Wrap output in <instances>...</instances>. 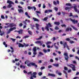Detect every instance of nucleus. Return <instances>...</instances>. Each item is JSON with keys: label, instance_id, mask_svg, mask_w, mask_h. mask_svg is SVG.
I'll use <instances>...</instances> for the list:
<instances>
[{"label": "nucleus", "instance_id": "nucleus-43", "mask_svg": "<svg viewBox=\"0 0 79 79\" xmlns=\"http://www.w3.org/2000/svg\"><path fill=\"white\" fill-rule=\"evenodd\" d=\"M38 75L39 76H42V72H40L38 73Z\"/></svg>", "mask_w": 79, "mask_h": 79}, {"label": "nucleus", "instance_id": "nucleus-38", "mask_svg": "<svg viewBox=\"0 0 79 79\" xmlns=\"http://www.w3.org/2000/svg\"><path fill=\"white\" fill-rule=\"evenodd\" d=\"M28 33L30 34V35H31L32 34V31H28Z\"/></svg>", "mask_w": 79, "mask_h": 79}, {"label": "nucleus", "instance_id": "nucleus-24", "mask_svg": "<svg viewBox=\"0 0 79 79\" xmlns=\"http://www.w3.org/2000/svg\"><path fill=\"white\" fill-rule=\"evenodd\" d=\"M10 48L11 50H11V53H13L14 52V49H13V48L12 47H10Z\"/></svg>", "mask_w": 79, "mask_h": 79}, {"label": "nucleus", "instance_id": "nucleus-12", "mask_svg": "<svg viewBox=\"0 0 79 79\" xmlns=\"http://www.w3.org/2000/svg\"><path fill=\"white\" fill-rule=\"evenodd\" d=\"M48 76H52V77H55L56 76L54 74H53L52 73H48Z\"/></svg>", "mask_w": 79, "mask_h": 79}, {"label": "nucleus", "instance_id": "nucleus-4", "mask_svg": "<svg viewBox=\"0 0 79 79\" xmlns=\"http://www.w3.org/2000/svg\"><path fill=\"white\" fill-rule=\"evenodd\" d=\"M64 56H65L64 57L65 60L67 62H68V60H69V56H68V53H64Z\"/></svg>", "mask_w": 79, "mask_h": 79}, {"label": "nucleus", "instance_id": "nucleus-62", "mask_svg": "<svg viewBox=\"0 0 79 79\" xmlns=\"http://www.w3.org/2000/svg\"><path fill=\"white\" fill-rule=\"evenodd\" d=\"M33 8L34 9V11H35V10H36V8L35 7V6H33Z\"/></svg>", "mask_w": 79, "mask_h": 79}, {"label": "nucleus", "instance_id": "nucleus-16", "mask_svg": "<svg viewBox=\"0 0 79 79\" xmlns=\"http://www.w3.org/2000/svg\"><path fill=\"white\" fill-rule=\"evenodd\" d=\"M24 47V45L20 43H19V48H20V47Z\"/></svg>", "mask_w": 79, "mask_h": 79}, {"label": "nucleus", "instance_id": "nucleus-26", "mask_svg": "<svg viewBox=\"0 0 79 79\" xmlns=\"http://www.w3.org/2000/svg\"><path fill=\"white\" fill-rule=\"evenodd\" d=\"M71 8L69 7H66L64 8V10H69L71 9Z\"/></svg>", "mask_w": 79, "mask_h": 79}, {"label": "nucleus", "instance_id": "nucleus-18", "mask_svg": "<svg viewBox=\"0 0 79 79\" xmlns=\"http://www.w3.org/2000/svg\"><path fill=\"white\" fill-rule=\"evenodd\" d=\"M63 73H64V74H65V77L66 78H68V74H67L66 72L64 70H63Z\"/></svg>", "mask_w": 79, "mask_h": 79}, {"label": "nucleus", "instance_id": "nucleus-60", "mask_svg": "<svg viewBox=\"0 0 79 79\" xmlns=\"http://www.w3.org/2000/svg\"><path fill=\"white\" fill-rule=\"evenodd\" d=\"M24 54H25V55H27V51H25L24 52Z\"/></svg>", "mask_w": 79, "mask_h": 79}, {"label": "nucleus", "instance_id": "nucleus-28", "mask_svg": "<svg viewBox=\"0 0 79 79\" xmlns=\"http://www.w3.org/2000/svg\"><path fill=\"white\" fill-rule=\"evenodd\" d=\"M53 65L56 67H58L59 66V64H54Z\"/></svg>", "mask_w": 79, "mask_h": 79}, {"label": "nucleus", "instance_id": "nucleus-29", "mask_svg": "<svg viewBox=\"0 0 79 79\" xmlns=\"http://www.w3.org/2000/svg\"><path fill=\"white\" fill-rule=\"evenodd\" d=\"M33 19H34V21H39V19L35 18H33Z\"/></svg>", "mask_w": 79, "mask_h": 79}, {"label": "nucleus", "instance_id": "nucleus-44", "mask_svg": "<svg viewBox=\"0 0 79 79\" xmlns=\"http://www.w3.org/2000/svg\"><path fill=\"white\" fill-rule=\"evenodd\" d=\"M43 52H44V53H46L47 52V50L45 49H44Z\"/></svg>", "mask_w": 79, "mask_h": 79}, {"label": "nucleus", "instance_id": "nucleus-15", "mask_svg": "<svg viewBox=\"0 0 79 79\" xmlns=\"http://www.w3.org/2000/svg\"><path fill=\"white\" fill-rule=\"evenodd\" d=\"M35 44H40V45H42V44H41V42L40 41H35Z\"/></svg>", "mask_w": 79, "mask_h": 79}, {"label": "nucleus", "instance_id": "nucleus-8", "mask_svg": "<svg viewBox=\"0 0 79 79\" xmlns=\"http://www.w3.org/2000/svg\"><path fill=\"white\" fill-rule=\"evenodd\" d=\"M74 9L75 12H77V13H79V11L77 10V6H74Z\"/></svg>", "mask_w": 79, "mask_h": 79}, {"label": "nucleus", "instance_id": "nucleus-30", "mask_svg": "<svg viewBox=\"0 0 79 79\" xmlns=\"http://www.w3.org/2000/svg\"><path fill=\"white\" fill-rule=\"evenodd\" d=\"M23 45L24 46V47H28V46H29V44H25V43H23Z\"/></svg>", "mask_w": 79, "mask_h": 79}, {"label": "nucleus", "instance_id": "nucleus-41", "mask_svg": "<svg viewBox=\"0 0 79 79\" xmlns=\"http://www.w3.org/2000/svg\"><path fill=\"white\" fill-rule=\"evenodd\" d=\"M64 70H65V71H68V69L66 67H64Z\"/></svg>", "mask_w": 79, "mask_h": 79}, {"label": "nucleus", "instance_id": "nucleus-13", "mask_svg": "<svg viewBox=\"0 0 79 79\" xmlns=\"http://www.w3.org/2000/svg\"><path fill=\"white\" fill-rule=\"evenodd\" d=\"M18 11L19 13H23L24 12V11H23V10L21 9L18 10Z\"/></svg>", "mask_w": 79, "mask_h": 79}, {"label": "nucleus", "instance_id": "nucleus-54", "mask_svg": "<svg viewBox=\"0 0 79 79\" xmlns=\"http://www.w3.org/2000/svg\"><path fill=\"white\" fill-rule=\"evenodd\" d=\"M58 10V9L56 7H55V10L56 11H57Z\"/></svg>", "mask_w": 79, "mask_h": 79}, {"label": "nucleus", "instance_id": "nucleus-59", "mask_svg": "<svg viewBox=\"0 0 79 79\" xmlns=\"http://www.w3.org/2000/svg\"><path fill=\"white\" fill-rule=\"evenodd\" d=\"M48 10H46L44 11V13L45 14L47 13H48Z\"/></svg>", "mask_w": 79, "mask_h": 79}, {"label": "nucleus", "instance_id": "nucleus-42", "mask_svg": "<svg viewBox=\"0 0 79 79\" xmlns=\"http://www.w3.org/2000/svg\"><path fill=\"white\" fill-rule=\"evenodd\" d=\"M3 29V27L2 26H0V33H1L2 31H1V29Z\"/></svg>", "mask_w": 79, "mask_h": 79}, {"label": "nucleus", "instance_id": "nucleus-2", "mask_svg": "<svg viewBox=\"0 0 79 79\" xmlns=\"http://www.w3.org/2000/svg\"><path fill=\"white\" fill-rule=\"evenodd\" d=\"M49 27H52V25L50 23H48V24L46 25V26L44 27V29L47 30V31H49Z\"/></svg>", "mask_w": 79, "mask_h": 79}, {"label": "nucleus", "instance_id": "nucleus-46", "mask_svg": "<svg viewBox=\"0 0 79 79\" xmlns=\"http://www.w3.org/2000/svg\"><path fill=\"white\" fill-rule=\"evenodd\" d=\"M73 18H78V16L77 15H74L73 16Z\"/></svg>", "mask_w": 79, "mask_h": 79}, {"label": "nucleus", "instance_id": "nucleus-7", "mask_svg": "<svg viewBox=\"0 0 79 79\" xmlns=\"http://www.w3.org/2000/svg\"><path fill=\"white\" fill-rule=\"evenodd\" d=\"M69 19L71 21H72L74 24H76L78 23V21L77 20H76L75 19H72L71 18H70Z\"/></svg>", "mask_w": 79, "mask_h": 79}, {"label": "nucleus", "instance_id": "nucleus-53", "mask_svg": "<svg viewBox=\"0 0 79 79\" xmlns=\"http://www.w3.org/2000/svg\"><path fill=\"white\" fill-rule=\"evenodd\" d=\"M45 7H46V6H45V4L44 3L43 5V8H45Z\"/></svg>", "mask_w": 79, "mask_h": 79}, {"label": "nucleus", "instance_id": "nucleus-45", "mask_svg": "<svg viewBox=\"0 0 79 79\" xmlns=\"http://www.w3.org/2000/svg\"><path fill=\"white\" fill-rule=\"evenodd\" d=\"M39 54L40 55H43V56H44V54L43 53L40 52H39Z\"/></svg>", "mask_w": 79, "mask_h": 79}, {"label": "nucleus", "instance_id": "nucleus-6", "mask_svg": "<svg viewBox=\"0 0 79 79\" xmlns=\"http://www.w3.org/2000/svg\"><path fill=\"white\" fill-rule=\"evenodd\" d=\"M33 74H32L30 77L31 79H34L33 78H36L37 76H36V74H37V73L36 72H34L33 73Z\"/></svg>", "mask_w": 79, "mask_h": 79}, {"label": "nucleus", "instance_id": "nucleus-39", "mask_svg": "<svg viewBox=\"0 0 79 79\" xmlns=\"http://www.w3.org/2000/svg\"><path fill=\"white\" fill-rule=\"evenodd\" d=\"M44 69H45V67H41L40 68L41 70H43Z\"/></svg>", "mask_w": 79, "mask_h": 79}, {"label": "nucleus", "instance_id": "nucleus-40", "mask_svg": "<svg viewBox=\"0 0 79 79\" xmlns=\"http://www.w3.org/2000/svg\"><path fill=\"white\" fill-rule=\"evenodd\" d=\"M42 38V36H40L39 38L36 39V40H40V39H41Z\"/></svg>", "mask_w": 79, "mask_h": 79}, {"label": "nucleus", "instance_id": "nucleus-19", "mask_svg": "<svg viewBox=\"0 0 79 79\" xmlns=\"http://www.w3.org/2000/svg\"><path fill=\"white\" fill-rule=\"evenodd\" d=\"M56 43H54V46L55 47V48L57 50H58V47L57 46H56Z\"/></svg>", "mask_w": 79, "mask_h": 79}, {"label": "nucleus", "instance_id": "nucleus-17", "mask_svg": "<svg viewBox=\"0 0 79 79\" xmlns=\"http://www.w3.org/2000/svg\"><path fill=\"white\" fill-rule=\"evenodd\" d=\"M14 23H11L9 24V27H13V26H14Z\"/></svg>", "mask_w": 79, "mask_h": 79}, {"label": "nucleus", "instance_id": "nucleus-23", "mask_svg": "<svg viewBox=\"0 0 79 79\" xmlns=\"http://www.w3.org/2000/svg\"><path fill=\"white\" fill-rule=\"evenodd\" d=\"M72 27H73V29H74V30H75V31H78V29H77V28H76V27H74V26H72Z\"/></svg>", "mask_w": 79, "mask_h": 79}, {"label": "nucleus", "instance_id": "nucleus-58", "mask_svg": "<svg viewBox=\"0 0 79 79\" xmlns=\"http://www.w3.org/2000/svg\"><path fill=\"white\" fill-rule=\"evenodd\" d=\"M65 40L67 41H69V40H70V39L69 38H67Z\"/></svg>", "mask_w": 79, "mask_h": 79}, {"label": "nucleus", "instance_id": "nucleus-25", "mask_svg": "<svg viewBox=\"0 0 79 79\" xmlns=\"http://www.w3.org/2000/svg\"><path fill=\"white\" fill-rule=\"evenodd\" d=\"M54 24H56V25L59 26V25H60V22H55Z\"/></svg>", "mask_w": 79, "mask_h": 79}, {"label": "nucleus", "instance_id": "nucleus-1", "mask_svg": "<svg viewBox=\"0 0 79 79\" xmlns=\"http://www.w3.org/2000/svg\"><path fill=\"white\" fill-rule=\"evenodd\" d=\"M7 3L9 4L7 6V7L8 8H10L12 6V5H11V4L14 5V2H13L9 0L7 1Z\"/></svg>", "mask_w": 79, "mask_h": 79}, {"label": "nucleus", "instance_id": "nucleus-27", "mask_svg": "<svg viewBox=\"0 0 79 79\" xmlns=\"http://www.w3.org/2000/svg\"><path fill=\"white\" fill-rule=\"evenodd\" d=\"M26 21H27V19H26L25 20V21H23V23H24L25 25H26L27 23H26Z\"/></svg>", "mask_w": 79, "mask_h": 79}, {"label": "nucleus", "instance_id": "nucleus-32", "mask_svg": "<svg viewBox=\"0 0 79 79\" xmlns=\"http://www.w3.org/2000/svg\"><path fill=\"white\" fill-rule=\"evenodd\" d=\"M65 5L66 6H71V4L70 3H67Z\"/></svg>", "mask_w": 79, "mask_h": 79}, {"label": "nucleus", "instance_id": "nucleus-34", "mask_svg": "<svg viewBox=\"0 0 79 79\" xmlns=\"http://www.w3.org/2000/svg\"><path fill=\"white\" fill-rule=\"evenodd\" d=\"M69 43H70V44H73L74 43V41L71 40L70 41Z\"/></svg>", "mask_w": 79, "mask_h": 79}, {"label": "nucleus", "instance_id": "nucleus-36", "mask_svg": "<svg viewBox=\"0 0 79 79\" xmlns=\"http://www.w3.org/2000/svg\"><path fill=\"white\" fill-rule=\"evenodd\" d=\"M52 44V42H51V41L48 42L46 43L47 45H48V44Z\"/></svg>", "mask_w": 79, "mask_h": 79}, {"label": "nucleus", "instance_id": "nucleus-35", "mask_svg": "<svg viewBox=\"0 0 79 79\" xmlns=\"http://www.w3.org/2000/svg\"><path fill=\"white\" fill-rule=\"evenodd\" d=\"M48 17H45V18H44L43 20L44 21H47L48 19Z\"/></svg>", "mask_w": 79, "mask_h": 79}, {"label": "nucleus", "instance_id": "nucleus-47", "mask_svg": "<svg viewBox=\"0 0 79 79\" xmlns=\"http://www.w3.org/2000/svg\"><path fill=\"white\" fill-rule=\"evenodd\" d=\"M37 52H33V54L34 55H37Z\"/></svg>", "mask_w": 79, "mask_h": 79}, {"label": "nucleus", "instance_id": "nucleus-63", "mask_svg": "<svg viewBox=\"0 0 79 79\" xmlns=\"http://www.w3.org/2000/svg\"><path fill=\"white\" fill-rule=\"evenodd\" d=\"M31 52H28V55H31Z\"/></svg>", "mask_w": 79, "mask_h": 79}, {"label": "nucleus", "instance_id": "nucleus-52", "mask_svg": "<svg viewBox=\"0 0 79 79\" xmlns=\"http://www.w3.org/2000/svg\"><path fill=\"white\" fill-rule=\"evenodd\" d=\"M53 3L54 5H56V1H54L53 2Z\"/></svg>", "mask_w": 79, "mask_h": 79}, {"label": "nucleus", "instance_id": "nucleus-11", "mask_svg": "<svg viewBox=\"0 0 79 79\" xmlns=\"http://www.w3.org/2000/svg\"><path fill=\"white\" fill-rule=\"evenodd\" d=\"M13 31V28H10V29H9V31H8L7 33V34H10L11 31Z\"/></svg>", "mask_w": 79, "mask_h": 79}, {"label": "nucleus", "instance_id": "nucleus-5", "mask_svg": "<svg viewBox=\"0 0 79 79\" xmlns=\"http://www.w3.org/2000/svg\"><path fill=\"white\" fill-rule=\"evenodd\" d=\"M28 66L31 67V65L33 66H35V68H37V65H36L33 62H30L29 64H27Z\"/></svg>", "mask_w": 79, "mask_h": 79}, {"label": "nucleus", "instance_id": "nucleus-48", "mask_svg": "<svg viewBox=\"0 0 79 79\" xmlns=\"http://www.w3.org/2000/svg\"><path fill=\"white\" fill-rule=\"evenodd\" d=\"M55 29H56V30H58V29H59V28L57 26H56Z\"/></svg>", "mask_w": 79, "mask_h": 79}, {"label": "nucleus", "instance_id": "nucleus-64", "mask_svg": "<svg viewBox=\"0 0 79 79\" xmlns=\"http://www.w3.org/2000/svg\"><path fill=\"white\" fill-rule=\"evenodd\" d=\"M75 58L76 59H77V60H78L79 61V58L77 57V56H76Z\"/></svg>", "mask_w": 79, "mask_h": 79}, {"label": "nucleus", "instance_id": "nucleus-21", "mask_svg": "<svg viewBox=\"0 0 79 79\" xmlns=\"http://www.w3.org/2000/svg\"><path fill=\"white\" fill-rule=\"evenodd\" d=\"M67 43L66 42L64 43V44H63V46L64 48H66V46L67 47Z\"/></svg>", "mask_w": 79, "mask_h": 79}, {"label": "nucleus", "instance_id": "nucleus-14", "mask_svg": "<svg viewBox=\"0 0 79 79\" xmlns=\"http://www.w3.org/2000/svg\"><path fill=\"white\" fill-rule=\"evenodd\" d=\"M23 31L22 29H20L19 31H17V32L19 33V34H23Z\"/></svg>", "mask_w": 79, "mask_h": 79}, {"label": "nucleus", "instance_id": "nucleus-56", "mask_svg": "<svg viewBox=\"0 0 79 79\" xmlns=\"http://www.w3.org/2000/svg\"><path fill=\"white\" fill-rule=\"evenodd\" d=\"M10 39L11 40H12V41H15V40H16V39H14L12 38H11Z\"/></svg>", "mask_w": 79, "mask_h": 79}, {"label": "nucleus", "instance_id": "nucleus-22", "mask_svg": "<svg viewBox=\"0 0 79 79\" xmlns=\"http://www.w3.org/2000/svg\"><path fill=\"white\" fill-rule=\"evenodd\" d=\"M3 44L5 46V47L6 48L8 47V45L6 44V42H5V41H4L3 42Z\"/></svg>", "mask_w": 79, "mask_h": 79}, {"label": "nucleus", "instance_id": "nucleus-31", "mask_svg": "<svg viewBox=\"0 0 79 79\" xmlns=\"http://www.w3.org/2000/svg\"><path fill=\"white\" fill-rule=\"evenodd\" d=\"M20 68H23V69H25V68H26V66L20 65Z\"/></svg>", "mask_w": 79, "mask_h": 79}, {"label": "nucleus", "instance_id": "nucleus-61", "mask_svg": "<svg viewBox=\"0 0 79 79\" xmlns=\"http://www.w3.org/2000/svg\"><path fill=\"white\" fill-rule=\"evenodd\" d=\"M50 62H52V63H53V60L52 59H51L50 60Z\"/></svg>", "mask_w": 79, "mask_h": 79}, {"label": "nucleus", "instance_id": "nucleus-50", "mask_svg": "<svg viewBox=\"0 0 79 79\" xmlns=\"http://www.w3.org/2000/svg\"><path fill=\"white\" fill-rule=\"evenodd\" d=\"M5 34V33L4 32H2V33H0V35H1V36H2L3 35V34Z\"/></svg>", "mask_w": 79, "mask_h": 79}, {"label": "nucleus", "instance_id": "nucleus-37", "mask_svg": "<svg viewBox=\"0 0 79 79\" xmlns=\"http://www.w3.org/2000/svg\"><path fill=\"white\" fill-rule=\"evenodd\" d=\"M77 1L78 2H79V0H70V2H76V1Z\"/></svg>", "mask_w": 79, "mask_h": 79}, {"label": "nucleus", "instance_id": "nucleus-10", "mask_svg": "<svg viewBox=\"0 0 79 79\" xmlns=\"http://www.w3.org/2000/svg\"><path fill=\"white\" fill-rule=\"evenodd\" d=\"M69 30L70 31H72V28L71 27H70L69 28H67L65 29V32H69Z\"/></svg>", "mask_w": 79, "mask_h": 79}, {"label": "nucleus", "instance_id": "nucleus-49", "mask_svg": "<svg viewBox=\"0 0 79 79\" xmlns=\"http://www.w3.org/2000/svg\"><path fill=\"white\" fill-rule=\"evenodd\" d=\"M19 26L20 27H21L23 26V23H20V24H19Z\"/></svg>", "mask_w": 79, "mask_h": 79}, {"label": "nucleus", "instance_id": "nucleus-20", "mask_svg": "<svg viewBox=\"0 0 79 79\" xmlns=\"http://www.w3.org/2000/svg\"><path fill=\"white\" fill-rule=\"evenodd\" d=\"M37 47L35 46L33 47V51L34 52H37Z\"/></svg>", "mask_w": 79, "mask_h": 79}, {"label": "nucleus", "instance_id": "nucleus-33", "mask_svg": "<svg viewBox=\"0 0 79 79\" xmlns=\"http://www.w3.org/2000/svg\"><path fill=\"white\" fill-rule=\"evenodd\" d=\"M34 27H35V25H31V29H34Z\"/></svg>", "mask_w": 79, "mask_h": 79}, {"label": "nucleus", "instance_id": "nucleus-51", "mask_svg": "<svg viewBox=\"0 0 79 79\" xmlns=\"http://www.w3.org/2000/svg\"><path fill=\"white\" fill-rule=\"evenodd\" d=\"M73 14H72V13H70L69 16H70V17H71V16H72L73 17Z\"/></svg>", "mask_w": 79, "mask_h": 79}, {"label": "nucleus", "instance_id": "nucleus-57", "mask_svg": "<svg viewBox=\"0 0 79 79\" xmlns=\"http://www.w3.org/2000/svg\"><path fill=\"white\" fill-rule=\"evenodd\" d=\"M1 18L2 19H5V17H4V16L3 15H1Z\"/></svg>", "mask_w": 79, "mask_h": 79}, {"label": "nucleus", "instance_id": "nucleus-9", "mask_svg": "<svg viewBox=\"0 0 79 79\" xmlns=\"http://www.w3.org/2000/svg\"><path fill=\"white\" fill-rule=\"evenodd\" d=\"M36 28L37 29V30H39V27L40 26V25L39 24H38V23H36Z\"/></svg>", "mask_w": 79, "mask_h": 79}, {"label": "nucleus", "instance_id": "nucleus-3", "mask_svg": "<svg viewBox=\"0 0 79 79\" xmlns=\"http://www.w3.org/2000/svg\"><path fill=\"white\" fill-rule=\"evenodd\" d=\"M67 66L71 68L73 71H75L76 70V66L75 65L72 64H67Z\"/></svg>", "mask_w": 79, "mask_h": 79}, {"label": "nucleus", "instance_id": "nucleus-55", "mask_svg": "<svg viewBox=\"0 0 79 79\" xmlns=\"http://www.w3.org/2000/svg\"><path fill=\"white\" fill-rule=\"evenodd\" d=\"M61 27H66V25L65 24L61 25Z\"/></svg>", "mask_w": 79, "mask_h": 79}]
</instances>
